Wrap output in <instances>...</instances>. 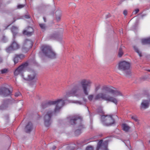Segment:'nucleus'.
<instances>
[{
  "label": "nucleus",
  "mask_w": 150,
  "mask_h": 150,
  "mask_svg": "<svg viewBox=\"0 0 150 150\" xmlns=\"http://www.w3.org/2000/svg\"><path fill=\"white\" fill-rule=\"evenodd\" d=\"M56 16V18L57 21H59L61 19V12L60 11H57L55 13Z\"/></svg>",
  "instance_id": "nucleus-19"
},
{
  "label": "nucleus",
  "mask_w": 150,
  "mask_h": 150,
  "mask_svg": "<svg viewBox=\"0 0 150 150\" xmlns=\"http://www.w3.org/2000/svg\"><path fill=\"white\" fill-rule=\"evenodd\" d=\"M11 92L9 88L8 85L5 84L0 88V95L5 97L11 95Z\"/></svg>",
  "instance_id": "nucleus-8"
},
{
  "label": "nucleus",
  "mask_w": 150,
  "mask_h": 150,
  "mask_svg": "<svg viewBox=\"0 0 150 150\" xmlns=\"http://www.w3.org/2000/svg\"><path fill=\"white\" fill-rule=\"evenodd\" d=\"M19 48V45L15 40H13L10 46L6 48V50L7 52L10 53L12 51L17 50Z\"/></svg>",
  "instance_id": "nucleus-10"
},
{
  "label": "nucleus",
  "mask_w": 150,
  "mask_h": 150,
  "mask_svg": "<svg viewBox=\"0 0 150 150\" xmlns=\"http://www.w3.org/2000/svg\"><path fill=\"white\" fill-rule=\"evenodd\" d=\"M122 129L125 132H127L130 129V127H129L126 124H123L122 125Z\"/></svg>",
  "instance_id": "nucleus-21"
},
{
  "label": "nucleus",
  "mask_w": 150,
  "mask_h": 150,
  "mask_svg": "<svg viewBox=\"0 0 150 150\" xmlns=\"http://www.w3.org/2000/svg\"><path fill=\"white\" fill-rule=\"evenodd\" d=\"M57 102V101H50L47 102L43 103L41 104V107L42 109H45L47 107H49L54 104H55Z\"/></svg>",
  "instance_id": "nucleus-14"
},
{
  "label": "nucleus",
  "mask_w": 150,
  "mask_h": 150,
  "mask_svg": "<svg viewBox=\"0 0 150 150\" xmlns=\"http://www.w3.org/2000/svg\"><path fill=\"white\" fill-rule=\"evenodd\" d=\"M43 18L44 21L46 22V19L44 17Z\"/></svg>",
  "instance_id": "nucleus-40"
},
{
  "label": "nucleus",
  "mask_w": 150,
  "mask_h": 150,
  "mask_svg": "<svg viewBox=\"0 0 150 150\" xmlns=\"http://www.w3.org/2000/svg\"><path fill=\"white\" fill-rule=\"evenodd\" d=\"M102 91L103 93H100L97 94L94 98L95 100H97L101 98L113 103L117 105L118 102L117 99L114 97L108 95V93H109L116 96H122V93L120 91L112 86H104L103 88Z\"/></svg>",
  "instance_id": "nucleus-2"
},
{
  "label": "nucleus",
  "mask_w": 150,
  "mask_h": 150,
  "mask_svg": "<svg viewBox=\"0 0 150 150\" xmlns=\"http://www.w3.org/2000/svg\"><path fill=\"white\" fill-rule=\"evenodd\" d=\"M92 83L91 81L89 79L81 80L78 84L74 86L71 91L67 92L65 98L74 96L79 97L82 93L83 91L85 95H88L87 89L90 88Z\"/></svg>",
  "instance_id": "nucleus-1"
},
{
  "label": "nucleus",
  "mask_w": 150,
  "mask_h": 150,
  "mask_svg": "<svg viewBox=\"0 0 150 150\" xmlns=\"http://www.w3.org/2000/svg\"><path fill=\"white\" fill-rule=\"evenodd\" d=\"M9 102V100H4L3 101V106H4L5 105V103H8Z\"/></svg>",
  "instance_id": "nucleus-34"
},
{
  "label": "nucleus",
  "mask_w": 150,
  "mask_h": 150,
  "mask_svg": "<svg viewBox=\"0 0 150 150\" xmlns=\"http://www.w3.org/2000/svg\"><path fill=\"white\" fill-rule=\"evenodd\" d=\"M102 141V140H100L99 143L98 144L96 150H99L101 148L102 146L101 143Z\"/></svg>",
  "instance_id": "nucleus-26"
},
{
  "label": "nucleus",
  "mask_w": 150,
  "mask_h": 150,
  "mask_svg": "<svg viewBox=\"0 0 150 150\" xmlns=\"http://www.w3.org/2000/svg\"><path fill=\"white\" fill-rule=\"evenodd\" d=\"M134 49L136 52L138 53L140 57L142 56V54L141 52L139 51L138 49L136 47H134Z\"/></svg>",
  "instance_id": "nucleus-25"
},
{
  "label": "nucleus",
  "mask_w": 150,
  "mask_h": 150,
  "mask_svg": "<svg viewBox=\"0 0 150 150\" xmlns=\"http://www.w3.org/2000/svg\"><path fill=\"white\" fill-rule=\"evenodd\" d=\"M123 52L122 50V48L120 47L119 50L118 55L119 57H120L123 54Z\"/></svg>",
  "instance_id": "nucleus-23"
},
{
  "label": "nucleus",
  "mask_w": 150,
  "mask_h": 150,
  "mask_svg": "<svg viewBox=\"0 0 150 150\" xmlns=\"http://www.w3.org/2000/svg\"><path fill=\"white\" fill-rule=\"evenodd\" d=\"M2 62V59L0 57V63Z\"/></svg>",
  "instance_id": "nucleus-39"
},
{
  "label": "nucleus",
  "mask_w": 150,
  "mask_h": 150,
  "mask_svg": "<svg viewBox=\"0 0 150 150\" xmlns=\"http://www.w3.org/2000/svg\"><path fill=\"white\" fill-rule=\"evenodd\" d=\"M11 30L13 34V36L15 37L18 33V28L15 26H13L11 28Z\"/></svg>",
  "instance_id": "nucleus-18"
},
{
  "label": "nucleus",
  "mask_w": 150,
  "mask_h": 150,
  "mask_svg": "<svg viewBox=\"0 0 150 150\" xmlns=\"http://www.w3.org/2000/svg\"><path fill=\"white\" fill-rule=\"evenodd\" d=\"M33 45L32 41L29 40H26L23 45L22 50L24 52H27L29 50V49L32 47Z\"/></svg>",
  "instance_id": "nucleus-9"
},
{
  "label": "nucleus",
  "mask_w": 150,
  "mask_h": 150,
  "mask_svg": "<svg viewBox=\"0 0 150 150\" xmlns=\"http://www.w3.org/2000/svg\"><path fill=\"white\" fill-rule=\"evenodd\" d=\"M93 98V96L92 95H89L88 97V98L89 100H92Z\"/></svg>",
  "instance_id": "nucleus-31"
},
{
  "label": "nucleus",
  "mask_w": 150,
  "mask_h": 150,
  "mask_svg": "<svg viewBox=\"0 0 150 150\" xmlns=\"http://www.w3.org/2000/svg\"><path fill=\"white\" fill-rule=\"evenodd\" d=\"M131 118L135 122H137L138 121L137 117L135 115L132 116Z\"/></svg>",
  "instance_id": "nucleus-27"
},
{
  "label": "nucleus",
  "mask_w": 150,
  "mask_h": 150,
  "mask_svg": "<svg viewBox=\"0 0 150 150\" xmlns=\"http://www.w3.org/2000/svg\"><path fill=\"white\" fill-rule=\"evenodd\" d=\"M130 67L129 63L125 61L120 62L119 63L118 68L121 70L125 71L128 70Z\"/></svg>",
  "instance_id": "nucleus-12"
},
{
  "label": "nucleus",
  "mask_w": 150,
  "mask_h": 150,
  "mask_svg": "<svg viewBox=\"0 0 150 150\" xmlns=\"http://www.w3.org/2000/svg\"><path fill=\"white\" fill-rule=\"evenodd\" d=\"M21 94V93L19 92H18L17 93H16L15 96L16 97H18Z\"/></svg>",
  "instance_id": "nucleus-35"
},
{
  "label": "nucleus",
  "mask_w": 150,
  "mask_h": 150,
  "mask_svg": "<svg viewBox=\"0 0 150 150\" xmlns=\"http://www.w3.org/2000/svg\"><path fill=\"white\" fill-rule=\"evenodd\" d=\"M123 14L125 16L127 15V11L126 10H125L123 11Z\"/></svg>",
  "instance_id": "nucleus-37"
},
{
  "label": "nucleus",
  "mask_w": 150,
  "mask_h": 150,
  "mask_svg": "<svg viewBox=\"0 0 150 150\" xmlns=\"http://www.w3.org/2000/svg\"><path fill=\"white\" fill-rule=\"evenodd\" d=\"M139 11V10L138 9H137L134 10L132 12L133 14H136Z\"/></svg>",
  "instance_id": "nucleus-32"
},
{
  "label": "nucleus",
  "mask_w": 150,
  "mask_h": 150,
  "mask_svg": "<svg viewBox=\"0 0 150 150\" xmlns=\"http://www.w3.org/2000/svg\"><path fill=\"white\" fill-rule=\"evenodd\" d=\"M82 119L81 117L75 116L72 117L70 120V123L71 125H74L78 123L79 124L78 129L75 131V134L77 135L80 134L81 130L84 128V125L82 123Z\"/></svg>",
  "instance_id": "nucleus-4"
},
{
  "label": "nucleus",
  "mask_w": 150,
  "mask_h": 150,
  "mask_svg": "<svg viewBox=\"0 0 150 150\" xmlns=\"http://www.w3.org/2000/svg\"><path fill=\"white\" fill-rule=\"evenodd\" d=\"M39 25L41 28L42 29H45V24H40Z\"/></svg>",
  "instance_id": "nucleus-29"
},
{
  "label": "nucleus",
  "mask_w": 150,
  "mask_h": 150,
  "mask_svg": "<svg viewBox=\"0 0 150 150\" xmlns=\"http://www.w3.org/2000/svg\"><path fill=\"white\" fill-rule=\"evenodd\" d=\"M26 132L27 133H29L33 129V125L31 122H29L25 127Z\"/></svg>",
  "instance_id": "nucleus-17"
},
{
  "label": "nucleus",
  "mask_w": 150,
  "mask_h": 150,
  "mask_svg": "<svg viewBox=\"0 0 150 150\" xmlns=\"http://www.w3.org/2000/svg\"><path fill=\"white\" fill-rule=\"evenodd\" d=\"M53 101H57V102L55 104H54L53 105H56V107L54 110V112L55 113L58 112L59 111L61 108L64 105L65 103L64 100L61 99Z\"/></svg>",
  "instance_id": "nucleus-13"
},
{
  "label": "nucleus",
  "mask_w": 150,
  "mask_h": 150,
  "mask_svg": "<svg viewBox=\"0 0 150 150\" xmlns=\"http://www.w3.org/2000/svg\"><path fill=\"white\" fill-rule=\"evenodd\" d=\"M8 71V70L6 69H2L1 70V74H4L7 72Z\"/></svg>",
  "instance_id": "nucleus-28"
},
{
  "label": "nucleus",
  "mask_w": 150,
  "mask_h": 150,
  "mask_svg": "<svg viewBox=\"0 0 150 150\" xmlns=\"http://www.w3.org/2000/svg\"><path fill=\"white\" fill-rule=\"evenodd\" d=\"M20 60L23 59L25 57V55L23 54H17Z\"/></svg>",
  "instance_id": "nucleus-24"
},
{
  "label": "nucleus",
  "mask_w": 150,
  "mask_h": 150,
  "mask_svg": "<svg viewBox=\"0 0 150 150\" xmlns=\"http://www.w3.org/2000/svg\"><path fill=\"white\" fill-rule=\"evenodd\" d=\"M142 43L143 45L150 44V37L147 39L142 40Z\"/></svg>",
  "instance_id": "nucleus-20"
},
{
  "label": "nucleus",
  "mask_w": 150,
  "mask_h": 150,
  "mask_svg": "<svg viewBox=\"0 0 150 150\" xmlns=\"http://www.w3.org/2000/svg\"><path fill=\"white\" fill-rule=\"evenodd\" d=\"M86 150H93V148L91 146H88L86 148Z\"/></svg>",
  "instance_id": "nucleus-30"
},
{
  "label": "nucleus",
  "mask_w": 150,
  "mask_h": 150,
  "mask_svg": "<svg viewBox=\"0 0 150 150\" xmlns=\"http://www.w3.org/2000/svg\"><path fill=\"white\" fill-rule=\"evenodd\" d=\"M101 120L103 122H105L108 125L113 124L115 123V120L111 116L103 115L101 116Z\"/></svg>",
  "instance_id": "nucleus-11"
},
{
  "label": "nucleus",
  "mask_w": 150,
  "mask_h": 150,
  "mask_svg": "<svg viewBox=\"0 0 150 150\" xmlns=\"http://www.w3.org/2000/svg\"><path fill=\"white\" fill-rule=\"evenodd\" d=\"M24 5H19L18 6L17 8L18 9L24 7Z\"/></svg>",
  "instance_id": "nucleus-33"
},
{
  "label": "nucleus",
  "mask_w": 150,
  "mask_h": 150,
  "mask_svg": "<svg viewBox=\"0 0 150 150\" xmlns=\"http://www.w3.org/2000/svg\"><path fill=\"white\" fill-rule=\"evenodd\" d=\"M28 65V63L27 62L22 64L15 70L14 72V75L16 76L19 74H21L22 76V75H23L24 74H23V72L27 67Z\"/></svg>",
  "instance_id": "nucleus-7"
},
{
  "label": "nucleus",
  "mask_w": 150,
  "mask_h": 150,
  "mask_svg": "<svg viewBox=\"0 0 150 150\" xmlns=\"http://www.w3.org/2000/svg\"><path fill=\"white\" fill-rule=\"evenodd\" d=\"M37 76V73L34 71L30 70L24 73V74L22 75V77L25 80L32 81L30 83V85L32 86L35 84L38 80Z\"/></svg>",
  "instance_id": "nucleus-3"
},
{
  "label": "nucleus",
  "mask_w": 150,
  "mask_h": 150,
  "mask_svg": "<svg viewBox=\"0 0 150 150\" xmlns=\"http://www.w3.org/2000/svg\"><path fill=\"white\" fill-rule=\"evenodd\" d=\"M149 106V101L148 100H144L141 103L140 108L141 109H145L148 108Z\"/></svg>",
  "instance_id": "nucleus-15"
},
{
  "label": "nucleus",
  "mask_w": 150,
  "mask_h": 150,
  "mask_svg": "<svg viewBox=\"0 0 150 150\" xmlns=\"http://www.w3.org/2000/svg\"><path fill=\"white\" fill-rule=\"evenodd\" d=\"M149 143H150V140L149 141Z\"/></svg>",
  "instance_id": "nucleus-42"
},
{
  "label": "nucleus",
  "mask_w": 150,
  "mask_h": 150,
  "mask_svg": "<svg viewBox=\"0 0 150 150\" xmlns=\"http://www.w3.org/2000/svg\"><path fill=\"white\" fill-rule=\"evenodd\" d=\"M2 109H3L2 108V106H0V110H2Z\"/></svg>",
  "instance_id": "nucleus-41"
},
{
  "label": "nucleus",
  "mask_w": 150,
  "mask_h": 150,
  "mask_svg": "<svg viewBox=\"0 0 150 150\" xmlns=\"http://www.w3.org/2000/svg\"><path fill=\"white\" fill-rule=\"evenodd\" d=\"M53 113V111L51 110H48L44 117V124L47 127H49L51 124V120Z\"/></svg>",
  "instance_id": "nucleus-6"
},
{
  "label": "nucleus",
  "mask_w": 150,
  "mask_h": 150,
  "mask_svg": "<svg viewBox=\"0 0 150 150\" xmlns=\"http://www.w3.org/2000/svg\"><path fill=\"white\" fill-rule=\"evenodd\" d=\"M19 60L20 59L18 57V56L17 54H15L13 58V61L14 64H15L18 63Z\"/></svg>",
  "instance_id": "nucleus-22"
},
{
  "label": "nucleus",
  "mask_w": 150,
  "mask_h": 150,
  "mask_svg": "<svg viewBox=\"0 0 150 150\" xmlns=\"http://www.w3.org/2000/svg\"><path fill=\"white\" fill-rule=\"evenodd\" d=\"M14 21H15V20L13 22H14Z\"/></svg>",
  "instance_id": "nucleus-43"
},
{
  "label": "nucleus",
  "mask_w": 150,
  "mask_h": 150,
  "mask_svg": "<svg viewBox=\"0 0 150 150\" xmlns=\"http://www.w3.org/2000/svg\"><path fill=\"white\" fill-rule=\"evenodd\" d=\"M25 18H27V19H28V18H30V16L28 15H25Z\"/></svg>",
  "instance_id": "nucleus-38"
},
{
  "label": "nucleus",
  "mask_w": 150,
  "mask_h": 150,
  "mask_svg": "<svg viewBox=\"0 0 150 150\" xmlns=\"http://www.w3.org/2000/svg\"><path fill=\"white\" fill-rule=\"evenodd\" d=\"M100 88V85H99V86H97L96 87L95 89V91H97Z\"/></svg>",
  "instance_id": "nucleus-36"
},
{
  "label": "nucleus",
  "mask_w": 150,
  "mask_h": 150,
  "mask_svg": "<svg viewBox=\"0 0 150 150\" xmlns=\"http://www.w3.org/2000/svg\"><path fill=\"white\" fill-rule=\"evenodd\" d=\"M41 50L45 56L51 59L56 57V54L53 51L51 47L48 45H43L41 48Z\"/></svg>",
  "instance_id": "nucleus-5"
},
{
  "label": "nucleus",
  "mask_w": 150,
  "mask_h": 150,
  "mask_svg": "<svg viewBox=\"0 0 150 150\" xmlns=\"http://www.w3.org/2000/svg\"><path fill=\"white\" fill-rule=\"evenodd\" d=\"M33 32V29L31 27H28L26 30H25L23 31V34L28 36H30Z\"/></svg>",
  "instance_id": "nucleus-16"
}]
</instances>
